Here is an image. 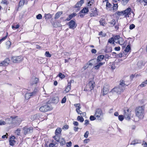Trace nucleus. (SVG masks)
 I'll use <instances>...</instances> for the list:
<instances>
[{"mask_svg": "<svg viewBox=\"0 0 147 147\" xmlns=\"http://www.w3.org/2000/svg\"><path fill=\"white\" fill-rule=\"evenodd\" d=\"M20 131L21 129H18L16 130L15 133L17 135H19L20 134Z\"/></svg>", "mask_w": 147, "mask_h": 147, "instance_id": "nucleus-48", "label": "nucleus"}, {"mask_svg": "<svg viewBox=\"0 0 147 147\" xmlns=\"http://www.w3.org/2000/svg\"><path fill=\"white\" fill-rule=\"evenodd\" d=\"M1 3L7 5L8 2L7 0H2L1 2Z\"/></svg>", "mask_w": 147, "mask_h": 147, "instance_id": "nucleus-52", "label": "nucleus"}, {"mask_svg": "<svg viewBox=\"0 0 147 147\" xmlns=\"http://www.w3.org/2000/svg\"><path fill=\"white\" fill-rule=\"evenodd\" d=\"M59 101V98L56 96L54 97L53 98L52 101L53 103H57Z\"/></svg>", "mask_w": 147, "mask_h": 147, "instance_id": "nucleus-25", "label": "nucleus"}, {"mask_svg": "<svg viewBox=\"0 0 147 147\" xmlns=\"http://www.w3.org/2000/svg\"><path fill=\"white\" fill-rule=\"evenodd\" d=\"M71 141H70L68 142L66 144V146L68 147H70L71 146Z\"/></svg>", "mask_w": 147, "mask_h": 147, "instance_id": "nucleus-60", "label": "nucleus"}, {"mask_svg": "<svg viewBox=\"0 0 147 147\" xmlns=\"http://www.w3.org/2000/svg\"><path fill=\"white\" fill-rule=\"evenodd\" d=\"M61 131V129L60 128H58L55 131V134L58 135L60 134Z\"/></svg>", "mask_w": 147, "mask_h": 147, "instance_id": "nucleus-30", "label": "nucleus"}, {"mask_svg": "<svg viewBox=\"0 0 147 147\" xmlns=\"http://www.w3.org/2000/svg\"><path fill=\"white\" fill-rule=\"evenodd\" d=\"M71 83L70 82L68 83L67 86L64 91V92L65 93H66L68 92L71 90Z\"/></svg>", "mask_w": 147, "mask_h": 147, "instance_id": "nucleus-20", "label": "nucleus"}, {"mask_svg": "<svg viewBox=\"0 0 147 147\" xmlns=\"http://www.w3.org/2000/svg\"><path fill=\"white\" fill-rule=\"evenodd\" d=\"M76 14L73 13L71 15H70L65 20L67 21H68L70 20L71 19H72L74 17L76 16Z\"/></svg>", "mask_w": 147, "mask_h": 147, "instance_id": "nucleus-29", "label": "nucleus"}, {"mask_svg": "<svg viewBox=\"0 0 147 147\" xmlns=\"http://www.w3.org/2000/svg\"><path fill=\"white\" fill-rule=\"evenodd\" d=\"M89 8V7L87 6L86 7H85L81 10V12L84 13H88L89 11L88 8Z\"/></svg>", "mask_w": 147, "mask_h": 147, "instance_id": "nucleus-26", "label": "nucleus"}, {"mask_svg": "<svg viewBox=\"0 0 147 147\" xmlns=\"http://www.w3.org/2000/svg\"><path fill=\"white\" fill-rule=\"evenodd\" d=\"M89 134V132L88 131H86L84 134V137L86 138H87Z\"/></svg>", "mask_w": 147, "mask_h": 147, "instance_id": "nucleus-54", "label": "nucleus"}, {"mask_svg": "<svg viewBox=\"0 0 147 147\" xmlns=\"http://www.w3.org/2000/svg\"><path fill=\"white\" fill-rule=\"evenodd\" d=\"M23 132L25 135L30 133L32 132L33 129L32 127L28 128L26 127H24L23 128Z\"/></svg>", "mask_w": 147, "mask_h": 147, "instance_id": "nucleus-10", "label": "nucleus"}, {"mask_svg": "<svg viewBox=\"0 0 147 147\" xmlns=\"http://www.w3.org/2000/svg\"><path fill=\"white\" fill-rule=\"evenodd\" d=\"M100 25L103 26H105L106 24V22L105 20L103 19H101L100 20Z\"/></svg>", "mask_w": 147, "mask_h": 147, "instance_id": "nucleus-31", "label": "nucleus"}, {"mask_svg": "<svg viewBox=\"0 0 147 147\" xmlns=\"http://www.w3.org/2000/svg\"><path fill=\"white\" fill-rule=\"evenodd\" d=\"M119 39L118 42H117V43H118L121 45H123L124 43V40L121 37H120Z\"/></svg>", "mask_w": 147, "mask_h": 147, "instance_id": "nucleus-34", "label": "nucleus"}, {"mask_svg": "<svg viewBox=\"0 0 147 147\" xmlns=\"http://www.w3.org/2000/svg\"><path fill=\"white\" fill-rule=\"evenodd\" d=\"M131 115V112L129 109L124 111V117L126 120H129L130 119Z\"/></svg>", "mask_w": 147, "mask_h": 147, "instance_id": "nucleus-7", "label": "nucleus"}, {"mask_svg": "<svg viewBox=\"0 0 147 147\" xmlns=\"http://www.w3.org/2000/svg\"><path fill=\"white\" fill-rule=\"evenodd\" d=\"M124 11H122L120 12H117V14L121 16L123 15H124Z\"/></svg>", "mask_w": 147, "mask_h": 147, "instance_id": "nucleus-57", "label": "nucleus"}, {"mask_svg": "<svg viewBox=\"0 0 147 147\" xmlns=\"http://www.w3.org/2000/svg\"><path fill=\"white\" fill-rule=\"evenodd\" d=\"M104 95L107 94L109 91V86L108 84H105L102 90Z\"/></svg>", "mask_w": 147, "mask_h": 147, "instance_id": "nucleus-9", "label": "nucleus"}, {"mask_svg": "<svg viewBox=\"0 0 147 147\" xmlns=\"http://www.w3.org/2000/svg\"><path fill=\"white\" fill-rule=\"evenodd\" d=\"M120 82L119 86L118 87L114 88L110 91V93L111 95L117 96L123 92L124 88V86L125 85V82L121 80Z\"/></svg>", "mask_w": 147, "mask_h": 147, "instance_id": "nucleus-1", "label": "nucleus"}, {"mask_svg": "<svg viewBox=\"0 0 147 147\" xmlns=\"http://www.w3.org/2000/svg\"><path fill=\"white\" fill-rule=\"evenodd\" d=\"M74 105L76 108V109H80L81 108V107L80 106V105L79 103L78 104H75Z\"/></svg>", "mask_w": 147, "mask_h": 147, "instance_id": "nucleus-38", "label": "nucleus"}, {"mask_svg": "<svg viewBox=\"0 0 147 147\" xmlns=\"http://www.w3.org/2000/svg\"><path fill=\"white\" fill-rule=\"evenodd\" d=\"M68 25L69 28L73 29H74L77 26L75 22L73 20H71L69 22Z\"/></svg>", "mask_w": 147, "mask_h": 147, "instance_id": "nucleus-13", "label": "nucleus"}, {"mask_svg": "<svg viewBox=\"0 0 147 147\" xmlns=\"http://www.w3.org/2000/svg\"><path fill=\"white\" fill-rule=\"evenodd\" d=\"M130 50V46L129 45H128L127 47L125 50V51L126 52H128Z\"/></svg>", "mask_w": 147, "mask_h": 147, "instance_id": "nucleus-43", "label": "nucleus"}, {"mask_svg": "<svg viewBox=\"0 0 147 147\" xmlns=\"http://www.w3.org/2000/svg\"><path fill=\"white\" fill-rule=\"evenodd\" d=\"M59 76L60 78L62 79L64 78L65 77L64 75L61 73H60L59 74Z\"/></svg>", "mask_w": 147, "mask_h": 147, "instance_id": "nucleus-58", "label": "nucleus"}, {"mask_svg": "<svg viewBox=\"0 0 147 147\" xmlns=\"http://www.w3.org/2000/svg\"><path fill=\"white\" fill-rule=\"evenodd\" d=\"M54 26L55 27H60L61 25L59 22H57L54 24Z\"/></svg>", "mask_w": 147, "mask_h": 147, "instance_id": "nucleus-44", "label": "nucleus"}, {"mask_svg": "<svg viewBox=\"0 0 147 147\" xmlns=\"http://www.w3.org/2000/svg\"><path fill=\"white\" fill-rule=\"evenodd\" d=\"M95 116L98 119H101L103 116V113L102 110L100 109H98L96 110Z\"/></svg>", "mask_w": 147, "mask_h": 147, "instance_id": "nucleus-4", "label": "nucleus"}, {"mask_svg": "<svg viewBox=\"0 0 147 147\" xmlns=\"http://www.w3.org/2000/svg\"><path fill=\"white\" fill-rule=\"evenodd\" d=\"M135 27V25L134 24H132L130 26L129 28L130 30H132Z\"/></svg>", "mask_w": 147, "mask_h": 147, "instance_id": "nucleus-55", "label": "nucleus"}, {"mask_svg": "<svg viewBox=\"0 0 147 147\" xmlns=\"http://www.w3.org/2000/svg\"><path fill=\"white\" fill-rule=\"evenodd\" d=\"M13 122L12 123H14L16 125H19L22 121L21 119L18 117H16L13 118Z\"/></svg>", "mask_w": 147, "mask_h": 147, "instance_id": "nucleus-11", "label": "nucleus"}, {"mask_svg": "<svg viewBox=\"0 0 147 147\" xmlns=\"http://www.w3.org/2000/svg\"><path fill=\"white\" fill-rule=\"evenodd\" d=\"M104 56L102 55H100L98 56L97 58V59H96V61L101 62V61L104 59Z\"/></svg>", "mask_w": 147, "mask_h": 147, "instance_id": "nucleus-24", "label": "nucleus"}, {"mask_svg": "<svg viewBox=\"0 0 147 147\" xmlns=\"http://www.w3.org/2000/svg\"><path fill=\"white\" fill-rule=\"evenodd\" d=\"M38 82V79L37 78H34L31 80L30 85L31 86L35 85Z\"/></svg>", "mask_w": 147, "mask_h": 147, "instance_id": "nucleus-16", "label": "nucleus"}, {"mask_svg": "<svg viewBox=\"0 0 147 147\" xmlns=\"http://www.w3.org/2000/svg\"><path fill=\"white\" fill-rule=\"evenodd\" d=\"M11 45V42L9 41H7L6 42L7 47L9 48Z\"/></svg>", "mask_w": 147, "mask_h": 147, "instance_id": "nucleus-47", "label": "nucleus"}, {"mask_svg": "<svg viewBox=\"0 0 147 147\" xmlns=\"http://www.w3.org/2000/svg\"><path fill=\"white\" fill-rule=\"evenodd\" d=\"M36 94L35 91H34L32 92L27 93L25 94V98L26 99H28L30 98L31 96L34 95Z\"/></svg>", "mask_w": 147, "mask_h": 147, "instance_id": "nucleus-15", "label": "nucleus"}, {"mask_svg": "<svg viewBox=\"0 0 147 147\" xmlns=\"http://www.w3.org/2000/svg\"><path fill=\"white\" fill-rule=\"evenodd\" d=\"M117 4H114L113 6V10L115 11L117 9L118 6L117 5Z\"/></svg>", "mask_w": 147, "mask_h": 147, "instance_id": "nucleus-53", "label": "nucleus"}, {"mask_svg": "<svg viewBox=\"0 0 147 147\" xmlns=\"http://www.w3.org/2000/svg\"><path fill=\"white\" fill-rule=\"evenodd\" d=\"M53 138L55 139V140L59 142L60 139V138L59 137H58V135H56L53 137Z\"/></svg>", "mask_w": 147, "mask_h": 147, "instance_id": "nucleus-42", "label": "nucleus"}, {"mask_svg": "<svg viewBox=\"0 0 147 147\" xmlns=\"http://www.w3.org/2000/svg\"><path fill=\"white\" fill-rule=\"evenodd\" d=\"M129 0H122L121 3L123 5H126L129 2Z\"/></svg>", "mask_w": 147, "mask_h": 147, "instance_id": "nucleus-41", "label": "nucleus"}, {"mask_svg": "<svg viewBox=\"0 0 147 147\" xmlns=\"http://www.w3.org/2000/svg\"><path fill=\"white\" fill-rule=\"evenodd\" d=\"M6 124V121H4L2 120H0V125H5Z\"/></svg>", "mask_w": 147, "mask_h": 147, "instance_id": "nucleus-46", "label": "nucleus"}, {"mask_svg": "<svg viewBox=\"0 0 147 147\" xmlns=\"http://www.w3.org/2000/svg\"><path fill=\"white\" fill-rule=\"evenodd\" d=\"M118 119L120 121H122L124 119V116L123 115H120L118 117Z\"/></svg>", "mask_w": 147, "mask_h": 147, "instance_id": "nucleus-51", "label": "nucleus"}, {"mask_svg": "<svg viewBox=\"0 0 147 147\" xmlns=\"http://www.w3.org/2000/svg\"><path fill=\"white\" fill-rule=\"evenodd\" d=\"M144 65V62L142 61H139L137 63V65L139 67H140Z\"/></svg>", "mask_w": 147, "mask_h": 147, "instance_id": "nucleus-36", "label": "nucleus"}, {"mask_svg": "<svg viewBox=\"0 0 147 147\" xmlns=\"http://www.w3.org/2000/svg\"><path fill=\"white\" fill-rule=\"evenodd\" d=\"M105 63V62H101L96 61L95 64L96 65L94 67V68L95 69H98L100 67L102 66Z\"/></svg>", "mask_w": 147, "mask_h": 147, "instance_id": "nucleus-12", "label": "nucleus"}, {"mask_svg": "<svg viewBox=\"0 0 147 147\" xmlns=\"http://www.w3.org/2000/svg\"><path fill=\"white\" fill-rule=\"evenodd\" d=\"M51 110L50 106L47 105L42 106L39 108V110L43 112H46Z\"/></svg>", "mask_w": 147, "mask_h": 147, "instance_id": "nucleus-6", "label": "nucleus"}, {"mask_svg": "<svg viewBox=\"0 0 147 147\" xmlns=\"http://www.w3.org/2000/svg\"><path fill=\"white\" fill-rule=\"evenodd\" d=\"M66 97L65 96L64 97V98L62 99V100H61V102L62 103H65L66 102Z\"/></svg>", "mask_w": 147, "mask_h": 147, "instance_id": "nucleus-59", "label": "nucleus"}, {"mask_svg": "<svg viewBox=\"0 0 147 147\" xmlns=\"http://www.w3.org/2000/svg\"><path fill=\"white\" fill-rule=\"evenodd\" d=\"M104 4L106 3V9L108 10H110L112 5L107 0H105V1H103Z\"/></svg>", "mask_w": 147, "mask_h": 147, "instance_id": "nucleus-18", "label": "nucleus"}, {"mask_svg": "<svg viewBox=\"0 0 147 147\" xmlns=\"http://www.w3.org/2000/svg\"><path fill=\"white\" fill-rule=\"evenodd\" d=\"M15 137L14 136H12L9 139V142L10 145L13 146L16 142L14 140Z\"/></svg>", "mask_w": 147, "mask_h": 147, "instance_id": "nucleus-17", "label": "nucleus"}, {"mask_svg": "<svg viewBox=\"0 0 147 147\" xmlns=\"http://www.w3.org/2000/svg\"><path fill=\"white\" fill-rule=\"evenodd\" d=\"M90 141V139H86L84 140V143L87 144Z\"/></svg>", "mask_w": 147, "mask_h": 147, "instance_id": "nucleus-62", "label": "nucleus"}, {"mask_svg": "<svg viewBox=\"0 0 147 147\" xmlns=\"http://www.w3.org/2000/svg\"><path fill=\"white\" fill-rule=\"evenodd\" d=\"M95 86V83L93 81H90L86 86V88L88 90H91L94 89Z\"/></svg>", "mask_w": 147, "mask_h": 147, "instance_id": "nucleus-8", "label": "nucleus"}, {"mask_svg": "<svg viewBox=\"0 0 147 147\" xmlns=\"http://www.w3.org/2000/svg\"><path fill=\"white\" fill-rule=\"evenodd\" d=\"M94 1L93 0H91L88 3L87 5V6L88 7L90 8V6L93 4L94 2Z\"/></svg>", "mask_w": 147, "mask_h": 147, "instance_id": "nucleus-40", "label": "nucleus"}, {"mask_svg": "<svg viewBox=\"0 0 147 147\" xmlns=\"http://www.w3.org/2000/svg\"><path fill=\"white\" fill-rule=\"evenodd\" d=\"M73 124L75 126H77L79 125V123L78 122L74 121Z\"/></svg>", "mask_w": 147, "mask_h": 147, "instance_id": "nucleus-64", "label": "nucleus"}, {"mask_svg": "<svg viewBox=\"0 0 147 147\" xmlns=\"http://www.w3.org/2000/svg\"><path fill=\"white\" fill-rule=\"evenodd\" d=\"M116 22L114 19H113L110 22V24L111 26H114Z\"/></svg>", "mask_w": 147, "mask_h": 147, "instance_id": "nucleus-49", "label": "nucleus"}, {"mask_svg": "<svg viewBox=\"0 0 147 147\" xmlns=\"http://www.w3.org/2000/svg\"><path fill=\"white\" fill-rule=\"evenodd\" d=\"M83 116H78L77 118L78 121H80L81 122H82L84 121V119L83 118Z\"/></svg>", "mask_w": 147, "mask_h": 147, "instance_id": "nucleus-35", "label": "nucleus"}, {"mask_svg": "<svg viewBox=\"0 0 147 147\" xmlns=\"http://www.w3.org/2000/svg\"><path fill=\"white\" fill-rule=\"evenodd\" d=\"M80 109H76V111L78 114H80L81 116L84 117L86 115V113L85 112L82 113L81 111L80 110Z\"/></svg>", "mask_w": 147, "mask_h": 147, "instance_id": "nucleus-23", "label": "nucleus"}, {"mask_svg": "<svg viewBox=\"0 0 147 147\" xmlns=\"http://www.w3.org/2000/svg\"><path fill=\"white\" fill-rule=\"evenodd\" d=\"M36 18L37 19H40L42 18V16L41 14H39L36 16Z\"/></svg>", "mask_w": 147, "mask_h": 147, "instance_id": "nucleus-56", "label": "nucleus"}, {"mask_svg": "<svg viewBox=\"0 0 147 147\" xmlns=\"http://www.w3.org/2000/svg\"><path fill=\"white\" fill-rule=\"evenodd\" d=\"M97 118L94 115V116L91 115L90 118V119L91 121H94Z\"/></svg>", "mask_w": 147, "mask_h": 147, "instance_id": "nucleus-50", "label": "nucleus"}, {"mask_svg": "<svg viewBox=\"0 0 147 147\" xmlns=\"http://www.w3.org/2000/svg\"><path fill=\"white\" fill-rule=\"evenodd\" d=\"M24 3V0H21L19 2V5H23Z\"/></svg>", "mask_w": 147, "mask_h": 147, "instance_id": "nucleus-63", "label": "nucleus"}, {"mask_svg": "<svg viewBox=\"0 0 147 147\" xmlns=\"http://www.w3.org/2000/svg\"><path fill=\"white\" fill-rule=\"evenodd\" d=\"M84 0H81L78 1L76 4L75 5V7L76 8H78L81 7L82 4L84 3Z\"/></svg>", "mask_w": 147, "mask_h": 147, "instance_id": "nucleus-21", "label": "nucleus"}, {"mask_svg": "<svg viewBox=\"0 0 147 147\" xmlns=\"http://www.w3.org/2000/svg\"><path fill=\"white\" fill-rule=\"evenodd\" d=\"M24 60V57L22 56L14 57L12 58L11 60L13 63H18Z\"/></svg>", "mask_w": 147, "mask_h": 147, "instance_id": "nucleus-5", "label": "nucleus"}, {"mask_svg": "<svg viewBox=\"0 0 147 147\" xmlns=\"http://www.w3.org/2000/svg\"><path fill=\"white\" fill-rule=\"evenodd\" d=\"M96 59H93L91 60H90L87 63H86L88 64V65L92 66L93 65V64H94L96 62Z\"/></svg>", "mask_w": 147, "mask_h": 147, "instance_id": "nucleus-22", "label": "nucleus"}, {"mask_svg": "<svg viewBox=\"0 0 147 147\" xmlns=\"http://www.w3.org/2000/svg\"><path fill=\"white\" fill-rule=\"evenodd\" d=\"M10 62V60L8 58L6 59L4 61L0 63V66H5L7 65Z\"/></svg>", "mask_w": 147, "mask_h": 147, "instance_id": "nucleus-14", "label": "nucleus"}, {"mask_svg": "<svg viewBox=\"0 0 147 147\" xmlns=\"http://www.w3.org/2000/svg\"><path fill=\"white\" fill-rule=\"evenodd\" d=\"M89 66L88 65V64L87 63L85 64L83 67L81 69V70L82 71H84L85 70H86V69H87L88 67Z\"/></svg>", "mask_w": 147, "mask_h": 147, "instance_id": "nucleus-39", "label": "nucleus"}, {"mask_svg": "<svg viewBox=\"0 0 147 147\" xmlns=\"http://www.w3.org/2000/svg\"><path fill=\"white\" fill-rule=\"evenodd\" d=\"M13 117H11L10 118L6 119H5L6 122L7 124L12 123L13 122Z\"/></svg>", "mask_w": 147, "mask_h": 147, "instance_id": "nucleus-19", "label": "nucleus"}, {"mask_svg": "<svg viewBox=\"0 0 147 147\" xmlns=\"http://www.w3.org/2000/svg\"><path fill=\"white\" fill-rule=\"evenodd\" d=\"M120 37V36L119 35H117L114 37L113 38L114 39V42L117 43Z\"/></svg>", "mask_w": 147, "mask_h": 147, "instance_id": "nucleus-33", "label": "nucleus"}, {"mask_svg": "<svg viewBox=\"0 0 147 147\" xmlns=\"http://www.w3.org/2000/svg\"><path fill=\"white\" fill-rule=\"evenodd\" d=\"M108 42L110 43H112L113 44H114V39L113 37L109 38L108 41Z\"/></svg>", "mask_w": 147, "mask_h": 147, "instance_id": "nucleus-37", "label": "nucleus"}, {"mask_svg": "<svg viewBox=\"0 0 147 147\" xmlns=\"http://www.w3.org/2000/svg\"><path fill=\"white\" fill-rule=\"evenodd\" d=\"M61 145H63L65 144L66 142L64 138H60V139L59 141Z\"/></svg>", "mask_w": 147, "mask_h": 147, "instance_id": "nucleus-28", "label": "nucleus"}, {"mask_svg": "<svg viewBox=\"0 0 147 147\" xmlns=\"http://www.w3.org/2000/svg\"><path fill=\"white\" fill-rule=\"evenodd\" d=\"M124 13L125 17L127 18V20H130L134 16L133 11L129 7L124 10Z\"/></svg>", "mask_w": 147, "mask_h": 147, "instance_id": "nucleus-3", "label": "nucleus"}, {"mask_svg": "<svg viewBox=\"0 0 147 147\" xmlns=\"http://www.w3.org/2000/svg\"><path fill=\"white\" fill-rule=\"evenodd\" d=\"M136 115L139 119H142L144 117V107H139L136 108L135 111Z\"/></svg>", "mask_w": 147, "mask_h": 147, "instance_id": "nucleus-2", "label": "nucleus"}, {"mask_svg": "<svg viewBox=\"0 0 147 147\" xmlns=\"http://www.w3.org/2000/svg\"><path fill=\"white\" fill-rule=\"evenodd\" d=\"M45 55L46 57H51V55L50 54L49 51H47L45 53Z\"/></svg>", "mask_w": 147, "mask_h": 147, "instance_id": "nucleus-45", "label": "nucleus"}, {"mask_svg": "<svg viewBox=\"0 0 147 147\" xmlns=\"http://www.w3.org/2000/svg\"><path fill=\"white\" fill-rule=\"evenodd\" d=\"M62 11H59L55 15V19H57L62 14Z\"/></svg>", "mask_w": 147, "mask_h": 147, "instance_id": "nucleus-27", "label": "nucleus"}, {"mask_svg": "<svg viewBox=\"0 0 147 147\" xmlns=\"http://www.w3.org/2000/svg\"><path fill=\"white\" fill-rule=\"evenodd\" d=\"M45 16L46 19H49L52 18V15L50 13L45 14Z\"/></svg>", "mask_w": 147, "mask_h": 147, "instance_id": "nucleus-32", "label": "nucleus"}, {"mask_svg": "<svg viewBox=\"0 0 147 147\" xmlns=\"http://www.w3.org/2000/svg\"><path fill=\"white\" fill-rule=\"evenodd\" d=\"M145 82H142V83L139 85V87L140 86L141 87H144L145 86Z\"/></svg>", "mask_w": 147, "mask_h": 147, "instance_id": "nucleus-61", "label": "nucleus"}]
</instances>
